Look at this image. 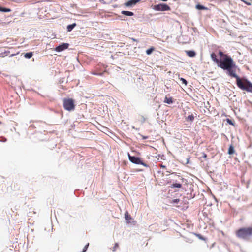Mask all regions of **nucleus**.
Instances as JSON below:
<instances>
[{"label":"nucleus","mask_w":252,"mask_h":252,"mask_svg":"<svg viewBox=\"0 0 252 252\" xmlns=\"http://www.w3.org/2000/svg\"><path fill=\"white\" fill-rule=\"evenodd\" d=\"M237 237L243 239H248L252 235V227L242 228L236 232Z\"/></svg>","instance_id":"2"},{"label":"nucleus","mask_w":252,"mask_h":252,"mask_svg":"<svg viewBox=\"0 0 252 252\" xmlns=\"http://www.w3.org/2000/svg\"><path fill=\"white\" fill-rule=\"evenodd\" d=\"M118 247H119V244H118V243H116L115 244V245H114V246L113 247V249H112V251H113V252L117 250V249H118Z\"/></svg>","instance_id":"21"},{"label":"nucleus","mask_w":252,"mask_h":252,"mask_svg":"<svg viewBox=\"0 0 252 252\" xmlns=\"http://www.w3.org/2000/svg\"><path fill=\"white\" fill-rule=\"evenodd\" d=\"M106 72V70H105L102 73H93V74H94V75H99V76H102L103 75V73L104 72Z\"/></svg>","instance_id":"24"},{"label":"nucleus","mask_w":252,"mask_h":252,"mask_svg":"<svg viewBox=\"0 0 252 252\" xmlns=\"http://www.w3.org/2000/svg\"><path fill=\"white\" fill-rule=\"evenodd\" d=\"M63 105L64 109L68 111H72L75 109L74 100L72 98H64L63 100Z\"/></svg>","instance_id":"3"},{"label":"nucleus","mask_w":252,"mask_h":252,"mask_svg":"<svg viewBox=\"0 0 252 252\" xmlns=\"http://www.w3.org/2000/svg\"><path fill=\"white\" fill-rule=\"evenodd\" d=\"M179 201H180V199H176L172 200V201H171V203H178Z\"/></svg>","instance_id":"23"},{"label":"nucleus","mask_w":252,"mask_h":252,"mask_svg":"<svg viewBox=\"0 0 252 252\" xmlns=\"http://www.w3.org/2000/svg\"><path fill=\"white\" fill-rule=\"evenodd\" d=\"M129 160L130 162H131L133 163L136 164H140L146 167H148V165L144 163L143 160L141 159V158L139 157H136L134 156H131L129 153H128L127 154Z\"/></svg>","instance_id":"4"},{"label":"nucleus","mask_w":252,"mask_h":252,"mask_svg":"<svg viewBox=\"0 0 252 252\" xmlns=\"http://www.w3.org/2000/svg\"><path fill=\"white\" fill-rule=\"evenodd\" d=\"M180 80L183 83L185 84L186 85L187 84V81L184 78H181Z\"/></svg>","instance_id":"22"},{"label":"nucleus","mask_w":252,"mask_h":252,"mask_svg":"<svg viewBox=\"0 0 252 252\" xmlns=\"http://www.w3.org/2000/svg\"><path fill=\"white\" fill-rule=\"evenodd\" d=\"M32 55H33L32 52H29V53H26V54H25L24 57L26 58L30 59L32 56Z\"/></svg>","instance_id":"17"},{"label":"nucleus","mask_w":252,"mask_h":252,"mask_svg":"<svg viewBox=\"0 0 252 252\" xmlns=\"http://www.w3.org/2000/svg\"><path fill=\"white\" fill-rule=\"evenodd\" d=\"M69 46V44L68 43H63L61 45H60L59 46H57L55 50L57 52H61L63 50H64L65 49H66L68 48Z\"/></svg>","instance_id":"6"},{"label":"nucleus","mask_w":252,"mask_h":252,"mask_svg":"<svg viewBox=\"0 0 252 252\" xmlns=\"http://www.w3.org/2000/svg\"><path fill=\"white\" fill-rule=\"evenodd\" d=\"M197 236H198L200 239H203V238H202V237L200 235L198 234V235H197Z\"/></svg>","instance_id":"28"},{"label":"nucleus","mask_w":252,"mask_h":252,"mask_svg":"<svg viewBox=\"0 0 252 252\" xmlns=\"http://www.w3.org/2000/svg\"><path fill=\"white\" fill-rule=\"evenodd\" d=\"M219 54L220 56L223 57V58H224V55H226L225 54H224L221 51H220Z\"/></svg>","instance_id":"26"},{"label":"nucleus","mask_w":252,"mask_h":252,"mask_svg":"<svg viewBox=\"0 0 252 252\" xmlns=\"http://www.w3.org/2000/svg\"><path fill=\"white\" fill-rule=\"evenodd\" d=\"M186 53L190 57H193L196 55V53L194 51H186Z\"/></svg>","instance_id":"10"},{"label":"nucleus","mask_w":252,"mask_h":252,"mask_svg":"<svg viewBox=\"0 0 252 252\" xmlns=\"http://www.w3.org/2000/svg\"><path fill=\"white\" fill-rule=\"evenodd\" d=\"M154 50V48L151 47L146 50V54L147 55H150Z\"/></svg>","instance_id":"20"},{"label":"nucleus","mask_w":252,"mask_h":252,"mask_svg":"<svg viewBox=\"0 0 252 252\" xmlns=\"http://www.w3.org/2000/svg\"><path fill=\"white\" fill-rule=\"evenodd\" d=\"M244 2H245V3H246L247 5H250V3L248 2V1H245L244 0H242Z\"/></svg>","instance_id":"29"},{"label":"nucleus","mask_w":252,"mask_h":252,"mask_svg":"<svg viewBox=\"0 0 252 252\" xmlns=\"http://www.w3.org/2000/svg\"><path fill=\"white\" fill-rule=\"evenodd\" d=\"M160 167L162 168H166V166H164V165H160Z\"/></svg>","instance_id":"30"},{"label":"nucleus","mask_w":252,"mask_h":252,"mask_svg":"<svg viewBox=\"0 0 252 252\" xmlns=\"http://www.w3.org/2000/svg\"><path fill=\"white\" fill-rule=\"evenodd\" d=\"M132 40H133V41H136V39H133V38H132Z\"/></svg>","instance_id":"31"},{"label":"nucleus","mask_w":252,"mask_h":252,"mask_svg":"<svg viewBox=\"0 0 252 252\" xmlns=\"http://www.w3.org/2000/svg\"><path fill=\"white\" fill-rule=\"evenodd\" d=\"M121 13L123 15L128 16H132L134 15V13L132 12L127 11H122L121 12Z\"/></svg>","instance_id":"11"},{"label":"nucleus","mask_w":252,"mask_h":252,"mask_svg":"<svg viewBox=\"0 0 252 252\" xmlns=\"http://www.w3.org/2000/svg\"><path fill=\"white\" fill-rule=\"evenodd\" d=\"M154 9L157 11H169L170 10V7L165 3H160L159 4L155 5L154 7Z\"/></svg>","instance_id":"5"},{"label":"nucleus","mask_w":252,"mask_h":252,"mask_svg":"<svg viewBox=\"0 0 252 252\" xmlns=\"http://www.w3.org/2000/svg\"><path fill=\"white\" fill-rule=\"evenodd\" d=\"M76 26V23H73L72 24L69 25L67 26V30L68 32H70L72 30V29Z\"/></svg>","instance_id":"13"},{"label":"nucleus","mask_w":252,"mask_h":252,"mask_svg":"<svg viewBox=\"0 0 252 252\" xmlns=\"http://www.w3.org/2000/svg\"><path fill=\"white\" fill-rule=\"evenodd\" d=\"M171 187L172 188H181L182 187V185L180 183H174L171 185Z\"/></svg>","instance_id":"16"},{"label":"nucleus","mask_w":252,"mask_h":252,"mask_svg":"<svg viewBox=\"0 0 252 252\" xmlns=\"http://www.w3.org/2000/svg\"><path fill=\"white\" fill-rule=\"evenodd\" d=\"M202 157L206 159L207 158V155L205 153H202Z\"/></svg>","instance_id":"27"},{"label":"nucleus","mask_w":252,"mask_h":252,"mask_svg":"<svg viewBox=\"0 0 252 252\" xmlns=\"http://www.w3.org/2000/svg\"><path fill=\"white\" fill-rule=\"evenodd\" d=\"M211 57L212 60L218 65L220 60L217 58L216 55L214 53H213L211 54Z\"/></svg>","instance_id":"8"},{"label":"nucleus","mask_w":252,"mask_h":252,"mask_svg":"<svg viewBox=\"0 0 252 252\" xmlns=\"http://www.w3.org/2000/svg\"><path fill=\"white\" fill-rule=\"evenodd\" d=\"M139 0H130L127 2L125 3V5L126 6H130L136 4Z\"/></svg>","instance_id":"7"},{"label":"nucleus","mask_w":252,"mask_h":252,"mask_svg":"<svg viewBox=\"0 0 252 252\" xmlns=\"http://www.w3.org/2000/svg\"><path fill=\"white\" fill-rule=\"evenodd\" d=\"M196 8L197 9H199V10H204V9H206L207 8L206 7H205L204 6L201 5H200V4H197L196 5Z\"/></svg>","instance_id":"19"},{"label":"nucleus","mask_w":252,"mask_h":252,"mask_svg":"<svg viewBox=\"0 0 252 252\" xmlns=\"http://www.w3.org/2000/svg\"><path fill=\"white\" fill-rule=\"evenodd\" d=\"M235 152L234 147L232 145L229 146L228 153L229 155H233Z\"/></svg>","instance_id":"12"},{"label":"nucleus","mask_w":252,"mask_h":252,"mask_svg":"<svg viewBox=\"0 0 252 252\" xmlns=\"http://www.w3.org/2000/svg\"><path fill=\"white\" fill-rule=\"evenodd\" d=\"M125 218L126 220H130L131 219L130 216L129 215L127 212H126L125 214Z\"/></svg>","instance_id":"18"},{"label":"nucleus","mask_w":252,"mask_h":252,"mask_svg":"<svg viewBox=\"0 0 252 252\" xmlns=\"http://www.w3.org/2000/svg\"><path fill=\"white\" fill-rule=\"evenodd\" d=\"M218 66L227 71V74L231 77L236 78L238 87L243 90L252 93V84L247 80L240 79L236 74V66L233 59L228 55H224V58L220 60Z\"/></svg>","instance_id":"1"},{"label":"nucleus","mask_w":252,"mask_h":252,"mask_svg":"<svg viewBox=\"0 0 252 252\" xmlns=\"http://www.w3.org/2000/svg\"><path fill=\"white\" fill-rule=\"evenodd\" d=\"M186 121L188 122H192L194 119V116H193V114H191V115H189L186 118Z\"/></svg>","instance_id":"14"},{"label":"nucleus","mask_w":252,"mask_h":252,"mask_svg":"<svg viewBox=\"0 0 252 252\" xmlns=\"http://www.w3.org/2000/svg\"><path fill=\"white\" fill-rule=\"evenodd\" d=\"M11 11V10L10 8L0 6V11H1V12H10Z\"/></svg>","instance_id":"15"},{"label":"nucleus","mask_w":252,"mask_h":252,"mask_svg":"<svg viewBox=\"0 0 252 252\" xmlns=\"http://www.w3.org/2000/svg\"><path fill=\"white\" fill-rule=\"evenodd\" d=\"M226 121L230 125H234L233 123L232 122V121L230 119H226Z\"/></svg>","instance_id":"25"},{"label":"nucleus","mask_w":252,"mask_h":252,"mask_svg":"<svg viewBox=\"0 0 252 252\" xmlns=\"http://www.w3.org/2000/svg\"><path fill=\"white\" fill-rule=\"evenodd\" d=\"M163 102L168 104H172L173 102V98L172 97H168L167 96H166Z\"/></svg>","instance_id":"9"}]
</instances>
